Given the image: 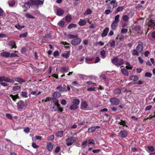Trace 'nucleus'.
Returning a JSON list of instances; mask_svg holds the SVG:
<instances>
[{"mask_svg": "<svg viewBox=\"0 0 155 155\" xmlns=\"http://www.w3.org/2000/svg\"><path fill=\"white\" fill-rule=\"evenodd\" d=\"M81 105V109L86 110L88 106V105L86 101L82 102Z\"/></svg>", "mask_w": 155, "mask_h": 155, "instance_id": "ddd939ff", "label": "nucleus"}, {"mask_svg": "<svg viewBox=\"0 0 155 155\" xmlns=\"http://www.w3.org/2000/svg\"><path fill=\"white\" fill-rule=\"evenodd\" d=\"M15 81L21 83V82H25V81L20 78H15Z\"/></svg>", "mask_w": 155, "mask_h": 155, "instance_id": "c756f323", "label": "nucleus"}, {"mask_svg": "<svg viewBox=\"0 0 155 155\" xmlns=\"http://www.w3.org/2000/svg\"><path fill=\"white\" fill-rule=\"evenodd\" d=\"M78 105L74 104H72L71 106L70 107V109L71 110H74L78 109Z\"/></svg>", "mask_w": 155, "mask_h": 155, "instance_id": "4c0bfd02", "label": "nucleus"}, {"mask_svg": "<svg viewBox=\"0 0 155 155\" xmlns=\"http://www.w3.org/2000/svg\"><path fill=\"white\" fill-rule=\"evenodd\" d=\"M76 27V25L74 24H71L69 25L68 26V29H71L72 28H74Z\"/></svg>", "mask_w": 155, "mask_h": 155, "instance_id": "603ef678", "label": "nucleus"}, {"mask_svg": "<svg viewBox=\"0 0 155 155\" xmlns=\"http://www.w3.org/2000/svg\"><path fill=\"white\" fill-rule=\"evenodd\" d=\"M92 11L90 9H87L85 11L84 13V15H88L91 14L92 13Z\"/></svg>", "mask_w": 155, "mask_h": 155, "instance_id": "c03bdc74", "label": "nucleus"}, {"mask_svg": "<svg viewBox=\"0 0 155 155\" xmlns=\"http://www.w3.org/2000/svg\"><path fill=\"white\" fill-rule=\"evenodd\" d=\"M120 57L119 55L115 56L111 59V62L112 64L117 67L122 65L124 62V59L120 58Z\"/></svg>", "mask_w": 155, "mask_h": 155, "instance_id": "f257e3e1", "label": "nucleus"}, {"mask_svg": "<svg viewBox=\"0 0 155 155\" xmlns=\"http://www.w3.org/2000/svg\"><path fill=\"white\" fill-rule=\"evenodd\" d=\"M86 84L92 86H95L96 85V83L92 82L91 81H88L86 82Z\"/></svg>", "mask_w": 155, "mask_h": 155, "instance_id": "bf43d9fd", "label": "nucleus"}, {"mask_svg": "<svg viewBox=\"0 0 155 155\" xmlns=\"http://www.w3.org/2000/svg\"><path fill=\"white\" fill-rule=\"evenodd\" d=\"M124 8L125 7L124 6L118 7L115 11V13H117L120 12L122 11Z\"/></svg>", "mask_w": 155, "mask_h": 155, "instance_id": "72a5a7b5", "label": "nucleus"}, {"mask_svg": "<svg viewBox=\"0 0 155 155\" xmlns=\"http://www.w3.org/2000/svg\"><path fill=\"white\" fill-rule=\"evenodd\" d=\"M126 122L125 121L122 120H121V122L119 123V124L120 125H123L124 127L125 126L127 127L128 126L126 125Z\"/></svg>", "mask_w": 155, "mask_h": 155, "instance_id": "49530a36", "label": "nucleus"}, {"mask_svg": "<svg viewBox=\"0 0 155 155\" xmlns=\"http://www.w3.org/2000/svg\"><path fill=\"white\" fill-rule=\"evenodd\" d=\"M81 41V39H72L71 41V43L73 45H76L79 44Z\"/></svg>", "mask_w": 155, "mask_h": 155, "instance_id": "6e6552de", "label": "nucleus"}, {"mask_svg": "<svg viewBox=\"0 0 155 155\" xmlns=\"http://www.w3.org/2000/svg\"><path fill=\"white\" fill-rule=\"evenodd\" d=\"M26 48L25 47H23L22 48H21V52L22 54H23L24 53H25L26 51Z\"/></svg>", "mask_w": 155, "mask_h": 155, "instance_id": "e2e57ef3", "label": "nucleus"}, {"mask_svg": "<svg viewBox=\"0 0 155 155\" xmlns=\"http://www.w3.org/2000/svg\"><path fill=\"white\" fill-rule=\"evenodd\" d=\"M130 79L131 80L133 81H138L139 78L136 75H134L131 76L130 77Z\"/></svg>", "mask_w": 155, "mask_h": 155, "instance_id": "cd10ccee", "label": "nucleus"}, {"mask_svg": "<svg viewBox=\"0 0 155 155\" xmlns=\"http://www.w3.org/2000/svg\"><path fill=\"white\" fill-rule=\"evenodd\" d=\"M63 110V109L62 107H61L60 104L54 105V106L52 107V111L54 112H62Z\"/></svg>", "mask_w": 155, "mask_h": 155, "instance_id": "39448f33", "label": "nucleus"}, {"mask_svg": "<svg viewBox=\"0 0 155 155\" xmlns=\"http://www.w3.org/2000/svg\"><path fill=\"white\" fill-rule=\"evenodd\" d=\"M58 24L60 27L62 28L64 25V22L63 21H61Z\"/></svg>", "mask_w": 155, "mask_h": 155, "instance_id": "4d7b16f0", "label": "nucleus"}, {"mask_svg": "<svg viewBox=\"0 0 155 155\" xmlns=\"http://www.w3.org/2000/svg\"><path fill=\"white\" fill-rule=\"evenodd\" d=\"M25 90H24V91H22L21 92V95L22 97H28V93L25 91H24Z\"/></svg>", "mask_w": 155, "mask_h": 155, "instance_id": "a19ab883", "label": "nucleus"}, {"mask_svg": "<svg viewBox=\"0 0 155 155\" xmlns=\"http://www.w3.org/2000/svg\"><path fill=\"white\" fill-rule=\"evenodd\" d=\"M15 27L18 29H21L24 27V26H20L19 24H17L15 26Z\"/></svg>", "mask_w": 155, "mask_h": 155, "instance_id": "69168bd1", "label": "nucleus"}, {"mask_svg": "<svg viewBox=\"0 0 155 155\" xmlns=\"http://www.w3.org/2000/svg\"><path fill=\"white\" fill-rule=\"evenodd\" d=\"M131 52H132V54L133 55H139V54L138 53V51H136V50H131Z\"/></svg>", "mask_w": 155, "mask_h": 155, "instance_id": "09e8293b", "label": "nucleus"}, {"mask_svg": "<svg viewBox=\"0 0 155 155\" xmlns=\"http://www.w3.org/2000/svg\"><path fill=\"white\" fill-rule=\"evenodd\" d=\"M147 149L151 152H153L154 150V148L153 146H148Z\"/></svg>", "mask_w": 155, "mask_h": 155, "instance_id": "680f3d73", "label": "nucleus"}, {"mask_svg": "<svg viewBox=\"0 0 155 155\" xmlns=\"http://www.w3.org/2000/svg\"><path fill=\"white\" fill-rule=\"evenodd\" d=\"M54 145V144L53 143L51 142L47 143V147H47V150L49 151H51L53 149Z\"/></svg>", "mask_w": 155, "mask_h": 155, "instance_id": "1a4fd4ad", "label": "nucleus"}, {"mask_svg": "<svg viewBox=\"0 0 155 155\" xmlns=\"http://www.w3.org/2000/svg\"><path fill=\"white\" fill-rule=\"evenodd\" d=\"M152 107V106L151 105L147 106L146 107L145 109V111L149 110L151 109Z\"/></svg>", "mask_w": 155, "mask_h": 155, "instance_id": "338daca9", "label": "nucleus"}, {"mask_svg": "<svg viewBox=\"0 0 155 155\" xmlns=\"http://www.w3.org/2000/svg\"><path fill=\"white\" fill-rule=\"evenodd\" d=\"M130 19L129 16L127 15L124 14L122 17V19L124 21L126 22L128 21Z\"/></svg>", "mask_w": 155, "mask_h": 155, "instance_id": "a211bd4d", "label": "nucleus"}, {"mask_svg": "<svg viewBox=\"0 0 155 155\" xmlns=\"http://www.w3.org/2000/svg\"><path fill=\"white\" fill-rule=\"evenodd\" d=\"M109 31V28H105L103 33L101 34V36L102 37H104L107 34L108 31Z\"/></svg>", "mask_w": 155, "mask_h": 155, "instance_id": "5701e85b", "label": "nucleus"}, {"mask_svg": "<svg viewBox=\"0 0 155 155\" xmlns=\"http://www.w3.org/2000/svg\"><path fill=\"white\" fill-rule=\"evenodd\" d=\"M27 2L24 3V5L23 7L24 8H25L26 9H28L30 8V6L31 5V3L33 4L31 2Z\"/></svg>", "mask_w": 155, "mask_h": 155, "instance_id": "2eb2a0df", "label": "nucleus"}, {"mask_svg": "<svg viewBox=\"0 0 155 155\" xmlns=\"http://www.w3.org/2000/svg\"><path fill=\"white\" fill-rule=\"evenodd\" d=\"M1 56L4 58L10 57V53L8 52H3L1 54Z\"/></svg>", "mask_w": 155, "mask_h": 155, "instance_id": "6ab92c4d", "label": "nucleus"}, {"mask_svg": "<svg viewBox=\"0 0 155 155\" xmlns=\"http://www.w3.org/2000/svg\"><path fill=\"white\" fill-rule=\"evenodd\" d=\"M50 100H52L53 103H54V105H58V104H59L58 103V100L57 99H56V97H51L50 98Z\"/></svg>", "mask_w": 155, "mask_h": 155, "instance_id": "aec40b11", "label": "nucleus"}, {"mask_svg": "<svg viewBox=\"0 0 155 155\" xmlns=\"http://www.w3.org/2000/svg\"><path fill=\"white\" fill-rule=\"evenodd\" d=\"M28 35V33L27 32H26L22 34H21L19 35V37L20 38H25Z\"/></svg>", "mask_w": 155, "mask_h": 155, "instance_id": "6e6d98bb", "label": "nucleus"}, {"mask_svg": "<svg viewBox=\"0 0 155 155\" xmlns=\"http://www.w3.org/2000/svg\"><path fill=\"white\" fill-rule=\"evenodd\" d=\"M141 28L140 26L137 25L134 27V30L136 33H139L141 31Z\"/></svg>", "mask_w": 155, "mask_h": 155, "instance_id": "dca6fc26", "label": "nucleus"}, {"mask_svg": "<svg viewBox=\"0 0 155 155\" xmlns=\"http://www.w3.org/2000/svg\"><path fill=\"white\" fill-rule=\"evenodd\" d=\"M152 75V74L149 72H147L145 74V76L146 77L151 78Z\"/></svg>", "mask_w": 155, "mask_h": 155, "instance_id": "13d9d810", "label": "nucleus"}, {"mask_svg": "<svg viewBox=\"0 0 155 155\" xmlns=\"http://www.w3.org/2000/svg\"><path fill=\"white\" fill-rule=\"evenodd\" d=\"M32 146L35 149H37L39 147L38 146L36 145V144L34 143H32Z\"/></svg>", "mask_w": 155, "mask_h": 155, "instance_id": "774afa93", "label": "nucleus"}, {"mask_svg": "<svg viewBox=\"0 0 155 155\" xmlns=\"http://www.w3.org/2000/svg\"><path fill=\"white\" fill-rule=\"evenodd\" d=\"M86 24V21L85 20L80 19L79 22L78 24L80 26H84Z\"/></svg>", "mask_w": 155, "mask_h": 155, "instance_id": "7c9ffc66", "label": "nucleus"}, {"mask_svg": "<svg viewBox=\"0 0 155 155\" xmlns=\"http://www.w3.org/2000/svg\"><path fill=\"white\" fill-rule=\"evenodd\" d=\"M116 42L114 41H110L107 45L110 47H114L115 45Z\"/></svg>", "mask_w": 155, "mask_h": 155, "instance_id": "c9c22d12", "label": "nucleus"}, {"mask_svg": "<svg viewBox=\"0 0 155 155\" xmlns=\"http://www.w3.org/2000/svg\"><path fill=\"white\" fill-rule=\"evenodd\" d=\"M118 23L113 21L111 25V28L113 30H115L116 29L118 25Z\"/></svg>", "mask_w": 155, "mask_h": 155, "instance_id": "f3484780", "label": "nucleus"}, {"mask_svg": "<svg viewBox=\"0 0 155 155\" xmlns=\"http://www.w3.org/2000/svg\"><path fill=\"white\" fill-rule=\"evenodd\" d=\"M10 97L12 99V100L15 102L16 100L19 99V97L18 96V94H17L15 95H13L12 94H11L9 95Z\"/></svg>", "mask_w": 155, "mask_h": 155, "instance_id": "4468645a", "label": "nucleus"}, {"mask_svg": "<svg viewBox=\"0 0 155 155\" xmlns=\"http://www.w3.org/2000/svg\"><path fill=\"white\" fill-rule=\"evenodd\" d=\"M63 131L62 130L61 131H58V132H57L56 134L55 135L56 136H57L58 137H62L63 135Z\"/></svg>", "mask_w": 155, "mask_h": 155, "instance_id": "473e14b6", "label": "nucleus"}, {"mask_svg": "<svg viewBox=\"0 0 155 155\" xmlns=\"http://www.w3.org/2000/svg\"><path fill=\"white\" fill-rule=\"evenodd\" d=\"M126 69H132L133 67L130 65V64L128 62H126Z\"/></svg>", "mask_w": 155, "mask_h": 155, "instance_id": "864d4df0", "label": "nucleus"}, {"mask_svg": "<svg viewBox=\"0 0 155 155\" xmlns=\"http://www.w3.org/2000/svg\"><path fill=\"white\" fill-rule=\"evenodd\" d=\"M149 27H154L155 26V20H150L147 23Z\"/></svg>", "mask_w": 155, "mask_h": 155, "instance_id": "9d476101", "label": "nucleus"}, {"mask_svg": "<svg viewBox=\"0 0 155 155\" xmlns=\"http://www.w3.org/2000/svg\"><path fill=\"white\" fill-rule=\"evenodd\" d=\"M17 108L19 110H24L25 107V104L23 101L19 100L18 103H17Z\"/></svg>", "mask_w": 155, "mask_h": 155, "instance_id": "20e7f679", "label": "nucleus"}, {"mask_svg": "<svg viewBox=\"0 0 155 155\" xmlns=\"http://www.w3.org/2000/svg\"><path fill=\"white\" fill-rule=\"evenodd\" d=\"M64 13V11L61 8L58 9L57 12V14L59 16H61Z\"/></svg>", "mask_w": 155, "mask_h": 155, "instance_id": "2f4dec72", "label": "nucleus"}, {"mask_svg": "<svg viewBox=\"0 0 155 155\" xmlns=\"http://www.w3.org/2000/svg\"><path fill=\"white\" fill-rule=\"evenodd\" d=\"M68 38L70 39H73L74 38H78V35H68Z\"/></svg>", "mask_w": 155, "mask_h": 155, "instance_id": "79ce46f5", "label": "nucleus"}, {"mask_svg": "<svg viewBox=\"0 0 155 155\" xmlns=\"http://www.w3.org/2000/svg\"><path fill=\"white\" fill-rule=\"evenodd\" d=\"M70 51H67L66 53H63L61 54V56L63 57H65L66 58H68L70 55Z\"/></svg>", "mask_w": 155, "mask_h": 155, "instance_id": "4be33fe9", "label": "nucleus"}, {"mask_svg": "<svg viewBox=\"0 0 155 155\" xmlns=\"http://www.w3.org/2000/svg\"><path fill=\"white\" fill-rule=\"evenodd\" d=\"M61 94L60 92H59L55 91L53 95V97H54L58 98L60 97Z\"/></svg>", "mask_w": 155, "mask_h": 155, "instance_id": "c85d7f7f", "label": "nucleus"}, {"mask_svg": "<svg viewBox=\"0 0 155 155\" xmlns=\"http://www.w3.org/2000/svg\"><path fill=\"white\" fill-rule=\"evenodd\" d=\"M100 54L102 58L103 59L105 58L107 56L106 52L104 51V50H102L100 52Z\"/></svg>", "mask_w": 155, "mask_h": 155, "instance_id": "a878e982", "label": "nucleus"}, {"mask_svg": "<svg viewBox=\"0 0 155 155\" xmlns=\"http://www.w3.org/2000/svg\"><path fill=\"white\" fill-rule=\"evenodd\" d=\"M136 49L139 52H141L143 50V44H139L136 47Z\"/></svg>", "mask_w": 155, "mask_h": 155, "instance_id": "393cba45", "label": "nucleus"}, {"mask_svg": "<svg viewBox=\"0 0 155 155\" xmlns=\"http://www.w3.org/2000/svg\"><path fill=\"white\" fill-rule=\"evenodd\" d=\"M3 81L12 83H13L15 82L13 79H10L8 77L5 76L0 77V84L4 87L8 86V84L6 83L3 82Z\"/></svg>", "mask_w": 155, "mask_h": 155, "instance_id": "f03ea898", "label": "nucleus"}, {"mask_svg": "<svg viewBox=\"0 0 155 155\" xmlns=\"http://www.w3.org/2000/svg\"><path fill=\"white\" fill-rule=\"evenodd\" d=\"M21 88V87L20 86H17L13 87L12 88V90L14 91H17L20 90Z\"/></svg>", "mask_w": 155, "mask_h": 155, "instance_id": "37998d69", "label": "nucleus"}, {"mask_svg": "<svg viewBox=\"0 0 155 155\" xmlns=\"http://www.w3.org/2000/svg\"><path fill=\"white\" fill-rule=\"evenodd\" d=\"M110 4L112 5L113 8H114L117 6V3L115 0H113L110 1Z\"/></svg>", "mask_w": 155, "mask_h": 155, "instance_id": "b1692460", "label": "nucleus"}, {"mask_svg": "<svg viewBox=\"0 0 155 155\" xmlns=\"http://www.w3.org/2000/svg\"><path fill=\"white\" fill-rule=\"evenodd\" d=\"M25 16L27 18H29L34 19L35 18L34 16H33V15H31L29 13L26 14H25Z\"/></svg>", "mask_w": 155, "mask_h": 155, "instance_id": "de8ad7c7", "label": "nucleus"}, {"mask_svg": "<svg viewBox=\"0 0 155 155\" xmlns=\"http://www.w3.org/2000/svg\"><path fill=\"white\" fill-rule=\"evenodd\" d=\"M120 15H117L114 17V20L113 21L114 22L119 23V18Z\"/></svg>", "mask_w": 155, "mask_h": 155, "instance_id": "a18cd8bd", "label": "nucleus"}, {"mask_svg": "<svg viewBox=\"0 0 155 155\" xmlns=\"http://www.w3.org/2000/svg\"><path fill=\"white\" fill-rule=\"evenodd\" d=\"M8 3L9 6L12 7L15 5V0H9Z\"/></svg>", "mask_w": 155, "mask_h": 155, "instance_id": "f704fd0d", "label": "nucleus"}, {"mask_svg": "<svg viewBox=\"0 0 155 155\" xmlns=\"http://www.w3.org/2000/svg\"><path fill=\"white\" fill-rule=\"evenodd\" d=\"M73 137H69L66 138L65 140L66 144L68 146H71L73 143H74L75 141V139H73Z\"/></svg>", "mask_w": 155, "mask_h": 155, "instance_id": "423d86ee", "label": "nucleus"}, {"mask_svg": "<svg viewBox=\"0 0 155 155\" xmlns=\"http://www.w3.org/2000/svg\"><path fill=\"white\" fill-rule=\"evenodd\" d=\"M100 127L99 126L92 127H91L88 128V132L89 133H92L95 131L96 129L100 128Z\"/></svg>", "mask_w": 155, "mask_h": 155, "instance_id": "9b49d317", "label": "nucleus"}, {"mask_svg": "<svg viewBox=\"0 0 155 155\" xmlns=\"http://www.w3.org/2000/svg\"><path fill=\"white\" fill-rule=\"evenodd\" d=\"M121 71L124 75L126 76L129 75V73L126 68H123L121 69Z\"/></svg>", "mask_w": 155, "mask_h": 155, "instance_id": "412c9836", "label": "nucleus"}, {"mask_svg": "<svg viewBox=\"0 0 155 155\" xmlns=\"http://www.w3.org/2000/svg\"><path fill=\"white\" fill-rule=\"evenodd\" d=\"M110 103L113 105H119L120 103V101L116 97L110 98L109 99Z\"/></svg>", "mask_w": 155, "mask_h": 155, "instance_id": "7ed1b4c3", "label": "nucleus"}, {"mask_svg": "<svg viewBox=\"0 0 155 155\" xmlns=\"http://www.w3.org/2000/svg\"><path fill=\"white\" fill-rule=\"evenodd\" d=\"M119 136L122 138H125L127 136V131L124 130L120 131L119 133Z\"/></svg>", "mask_w": 155, "mask_h": 155, "instance_id": "0eeeda50", "label": "nucleus"}, {"mask_svg": "<svg viewBox=\"0 0 155 155\" xmlns=\"http://www.w3.org/2000/svg\"><path fill=\"white\" fill-rule=\"evenodd\" d=\"M56 90H58L59 92L62 93L65 91H67V90L65 87H62L61 86H59L56 88Z\"/></svg>", "mask_w": 155, "mask_h": 155, "instance_id": "f8f14e48", "label": "nucleus"}, {"mask_svg": "<svg viewBox=\"0 0 155 155\" xmlns=\"http://www.w3.org/2000/svg\"><path fill=\"white\" fill-rule=\"evenodd\" d=\"M59 53L58 50L54 51V52L53 55L54 57H57L59 55Z\"/></svg>", "mask_w": 155, "mask_h": 155, "instance_id": "052dcab7", "label": "nucleus"}, {"mask_svg": "<svg viewBox=\"0 0 155 155\" xmlns=\"http://www.w3.org/2000/svg\"><path fill=\"white\" fill-rule=\"evenodd\" d=\"M72 103L73 104L78 105L80 103V101L78 99H75L73 100Z\"/></svg>", "mask_w": 155, "mask_h": 155, "instance_id": "58836bf2", "label": "nucleus"}, {"mask_svg": "<svg viewBox=\"0 0 155 155\" xmlns=\"http://www.w3.org/2000/svg\"><path fill=\"white\" fill-rule=\"evenodd\" d=\"M114 93L116 94H120L121 93V90L119 88H116L114 90Z\"/></svg>", "mask_w": 155, "mask_h": 155, "instance_id": "e433bc0d", "label": "nucleus"}, {"mask_svg": "<svg viewBox=\"0 0 155 155\" xmlns=\"http://www.w3.org/2000/svg\"><path fill=\"white\" fill-rule=\"evenodd\" d=\"M78 76L80 78L83 80L86 79L87 78V76L84 75L79 74Z\"/></svg>", "mask_w": 155, "mask_h": 155, "instance_id": "3c124183", "label": "nucleus"}, {"mask_svg": "<svg viewBox=\"0 0 155 155\" xmlns=\"http://www.w3.org/2000/svg\"><path fill=\"white\" fill-rule=\"evenodd\" d=\"M54 139V136L53 134L47 137L48 141H53Z\"/></svg>", "mask_w": 155, "mask_h": 155, "instance_id": "ea45409f", "label": "nucleus"}, {"mask_svg": "<svg viewBox=\"0 0 155 155\" xmlns=\"http://www.w3.org/2000/svg\"><path fill=\"white\" fill-rule=\"evenodd\" d=\"M60 147H57L55 148L54 152L55 153H58L60 151Z\"/></svg>", "mask_w": 155, "mask_h": 155, "instance_id": "0e129e2a", "label": "nucleus"}, {"mask_svg": "<svg viewBox=\"0 0 155 155\" xmlns=\"http://www.w3.org/2000/svg\"><path fill=\"white\" fill-rule=\"evenodd\" d=\"M94 140L93 139H90L87 140L88 144H93L94 145L95 143L94 142Z\"/></svg>", "mask_w": 155, "mask_h": 155, "instance_id": "5fc2aeb1", "label": "nucleus"}, {"mask_svg": "<svg viewBox=\"0 0 155 155\" xmlns=\"http://www.w3.org/2000/svg\"><path fill=\"white\" fill-rule=\"evenodd\" d=\"M65 20L67 22H70L71 21V18L70 15H68L65 16Z\"/></svg>", "mask_w": 155, "mask_h": 155, "instance_id": "8fccbe9b", "label": "nucleus"}, {"mask_svg": "<svg viewBox=\"0 0 155 155\" xmlns=\"http://www.w3.org/2000/svg\"><path fill=\"white\" fill-rule=\"evenodd\" d=\"M9 44H10L11 48H17L16 44H15V42L14 41L12 40L11 41Z\"/></svg>", "mask_w": 155, "mask_h": 155, "instance_id": "bb28decb", "label": "nucleus"}]
</instances>
